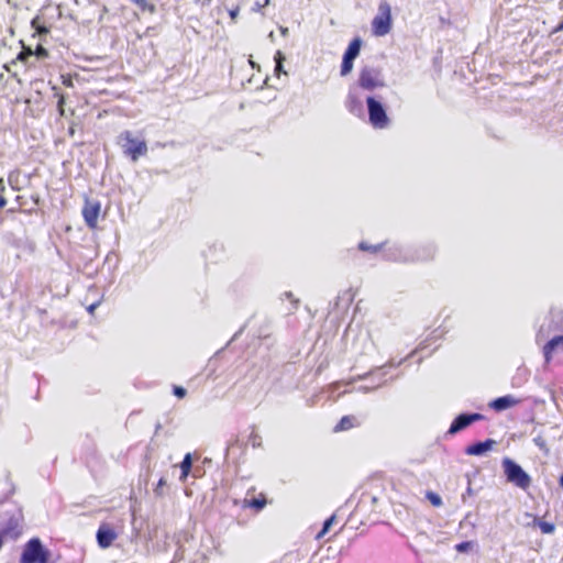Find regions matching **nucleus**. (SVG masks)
<instances>
[{
	"label": "nucleus",
	"instance_id": "obj_35",
	"mask_svg": "<svg viewBox=\"0 0 563 563\" xmlns=\"http://www.w3.org/2000/svg\"><path fill=\"white\" fill-rule=\"evenodd\" d=\"M36 32H37V35H41L42 33L47 32V30L44 26H38L37 25Z\"/></svg>",
	"mask_w": 563,
	"mask_h": 563
},
{
	"label": "nucleus",
	"instance_id": "obj_19",
	"mask_svg": "<svg viewBox=\"0 0 563 563\" xmlns=\"http://www.w3.org/2000/svg\"><path fill=\"white\" fill-rule=\"evenodd\" d=\"M533 526L539 527L543 534H551L555 531V526L553 523L539 520L538 518H534Z\"/></svg>",
	"mask_w": 563,
	"mask_h": 563
},
{
	"label": "nucleus",
	"instance_id": "obj_7",
	"mask_svg": "<svg viewBox=\"0 0 563 563\" xmlns=\"http://www.w3.org/2000/svg\"><path fill=\"white\" fill-rule=\"evenodd\" d=\"M483 419H484V416L482 413H478V412L459 415L452 421V423H451V426H450V428L448 430V433L449 434H455V433L464 430L465 428H467L472 423L481 421Z\"/></svg>",
	"mask_w": 563,
	"mask_h": 563
},
{
	"label": "nucleus",
	"instance_id": "obj_41",
	"mask_svg": "<svg viewBox=\"0 0 563 563\" xmlns=\"http://www.w3.org/2000/svg\"><path fill=\"white\" fill-rule=\"evenodd\" d=\"M560 485L563 487V474L560 477Z\"/></svg>",
	"mask_w": 563,
	"mask_h": 563
},
{
	"label": "nucleus",
	"instance_id": "obj_17",
	"mask_svg": "<svg viewBox=\"0 0 563 563\" xmlns=\"http://www.w3.org/2000/svg\"><path fill=\"white\" fill-rule=\"evenodd\" d=\"M361 46H362V40L360 37L353 38L350 42L346 51L344 52V55L355 59L360 54Z\"/></svg>",
	"mask_w": 563,
	"mask_h": 563
},
{
	"label": "nucleus",
	"instance_id": "obj_43",
	"mask_svg": "<svg viewBox=\"0 0 563 563\" xmlns=\"http://www.w3.org/2000/svg\"><path fill=\"white\" fill-rule=\"evenodd\" d=\"M268 2H269V0H265V1H264V5H267V4H268Z\"/></svg>",
	"mask_w": 563,
	"mask_h": 563
},
{
	"label": "nucleus",
	"instance_id": "obj_38",
	"mask_svg": "<svg viewBox=\"0 0 563 563\" xmlns=\"http://www.w3.org/2000/svg\"><path fill=\"white\" fill-rule=\"evenodd\" d=\"M255 492H256V487L252 486L251 488L247 489L246 495L250 496L251 494H254Z\"/></svg>",
	"mask_w": 563,
	"mask_h": 563
},
{
	"label": "nucleus",
	"instance_id": "obj_15",
	"mask_svg": "<svg viewBox=\"0 0 563 563\" xmlns=\"http://www.w3.org/2000/svg\"><path fill=\"white\" fill-rule=\"evenodd\" d=\"M20 563H35V538L30 539L25 544Z\"/></svg>",
	"mask_w": 563,
	"mask_h": 563
},
{
	"label": "nucleus",
	"instance_id": "obj_23",
	"mask_svg": "<svg viewBox=\"0 0 563 563\" xmlns=\"http://www.w3.org/2000/svg\"><path fill=\"white\" fill-rule=\"evenodd\" d=\"M249 443L253 448H260L262 446V437L256 431L255 427H252L251 433L249 435Z\"/></svg>",
	"mask_w": 563,
	"mask_h": 563
},
{
	"label": "nucleus",
	"instance_id": "obj_40",
	"mask_svg": "<svg viewBox=\"0 0 563 563\" xmlns=\"http://www.w3.org/2000/svg\"><path fill=\"white\" fill-rule=\"evenodd\" d=\"M31 26L35 27V18L31 20Z\"/></svg>",
	"mask_w": 563,
	"mask_h": 563
},
{
	"label": "nucleus",
	"instance_id": "obj_13",
	"mask_svg": "<svg viewBox=\"0 0 563 563\" xmlns=\"http://www.w3.org/2000/svg\"><path fill=\"white\" fill-rule=\"evenodd\" d=\"M518 404H519V399L515 398L511 395H506V396L498 397V398L494 399L489 404V407L496 411H503L508 408L515 407Z\"/></svg>",
	"mask_w": 563,
	"mask_h": 563
},
{
	"label": "nucleus",
	"instance_id": "obj_31",
	"mask_svg": "<svg viewBox=\"0 0 563 563\" xmlns=\"http://www.w3.org/2000/svg\"><path fill=\"white\" fill-rule=\"evenodd\" d=\"M64 103H65V98L63 95H60L58 98V111H59L60 115H64Z\"/></svg>",
	"mask_w": 563,
	"mask_h": 563
},
{
	"label": "nucleus",
	"instance_id": "obj_10",
	"mask_svg": "<svg viewBox=\"0 0 563 563\" xmlns=\"http://www.w3.org/2000/svg\"><path fill=\"white\" fill-rule=\"evenodd\" d=\"M545 364H550L553 357L563 353V335L552 338L542 349Z\"/></svg>",
	"mask_w": 563,
	"mask_h": 563
},
{
	"label": "nucleus",
	"instance_id": "obj_8",
	"mask_svg": "<svg viewBox=\"0 0 563 563\" xmlns=\"http://www.w3.org/2000/svg\"><path fill=\"white\" fill-rule=\"evenodd\" d=\"M98 545L101 549H108L118 538V532L107 522H102L96 533Z\"/></svg>",
	"mask_w": 563,
	"mask_h": 563
},
{
	"label": "nucleus",
	"instance_id": "obj_21",
	"mask_svg": "<svg viewBox=\"0 0 563 563\" xmlns=\"http://www.w3.org/2000/svg\"><path fill=\"white\" fill-rule=\"evenodd\" d=\"M336 520V517L335 515H332L330 516L323 523V527L321 529V531L316 536V539L317 540H320L322 539L330 530V528L332 527V525L335 522Z\"/></svg>",
	"mask_w": 563,
	"mask_h": 563
},
{
	"label": "nucleus",
	"instance_id": "obj_3",
	"mask_svg": "<svg viewBox=\"0 0 563 563\" xmlns=\"http://www.w3.org/2000/svg\"><path fill=\"white\" fill-rule=\"evenodd\" d=\"M357 84L362 89L369 91L384 87L385 81L380 68L364 66L360 70Z\"/></svg>",
	"mask_w": 563,
	"mask_h": 563
},
{
	"label": "nucleus",
	"instance_id": "obj_2",
	"mask_svg": "<svg viewBox=\"0 0 563 563\" xmlns=\"http://www.w3.org/2000/svg\"><path fill=\"white\" fill-rule=\"evenodd\" d=\"M503 467L508 482L523 490L530 487L531 477L522 470L520 465L510 459H505L503 461Z\"/></svg>",
	"mask_w": 563,
	"mask_h": 563
},
{
	"label": "nucleus",
	"instance_id": "obj_5",
	"mask_svg": "<svg viewBox=\"0 0 563 563\" xmlns=\"http://www.w3.org/2000/svg\"><path fill=\"white\" fill-rule=\"evenodd\" d=\"M366 103L368 110V120L373 128L386 129L389 125V118L383 104L374 97H367Z\"/></svg>",
	"mask_w": 563,
	"mask_h": 563
},
{
	"label": "nucleus",
	"instance_id": "obj_1",
	"mask_svg": "<svg viewBox=\"0 0 563 563\" xmlns=\"http://www.w3.org/2000/svg\"><path fill=\"white\" fill-rule=\"evenodd\" d=\"M118 144L122 147L124 155L136 162L147 153V144L144 140H137L132 132L123 131L118 137Z\"/></svg>",
	"mask_w": 563,
	"mask_h": 563
},
{
	"label": "nucleus",
	"instance_id": "obj_34",
	"mask_svg": "<svg viewBox=\"0 0 563 563\" xmlns=\"http://www.w3.org/2000/svg\"><path fill=\"white\" fill-rule=\"evenodd\" d=\"M533 441L541 449L545 446V443L541 438H536Z\"/></svg>",
	"mask_w": 563,
	"mask_h": 563
},
{
	"label": "nucleus",
	"instance_id": "obj_33",
	"mask_svg": "<svg viewBox=\"0 0 563 563\" xmlns=\"http://www.w3.org/2000/svg\"><path fill=\"white\" fill-rule=\"evenodd\" d=\"M166 485V481L164 477L159 478L158 483H157V486L155 488V493L156 494H161V489Z\"/></svg>",
	"mask_w": 563,
	"mask_h": 563
},
{
	"label": "nucleus",
	"instance_id": "obj_32",
	"mask_svg": "<svg viewBox=\"0 0 563 563\" xmlns=\"http://www.w3.org/2000/svg\"><path fill=\"white\" fill-rule=\"evenodd\" d=\"M47 55V51L41 45H37V59L46 57Z\"/></svg>",
	"mask_w": 563,
	"mask_h": 563
},
{
	"label": "nucleus",
	"instance_id": "obj_16",
	"mask_svg": "<svg viewBox=\"0 0 563 563\" xmlns=\"http://www.w3.org/2000/svg\"><path fill=\"white\" fill-rule=\"evenodd\" d=\"M191 466H192V459H191V454L190 453H187L183 461L180 462L179 464V468H180V477L179 479L181 482H185L191 471Z\"/></svg>",
	"mask_w": 563,
	"mask_h": 563
},
{
	"label": "nucleus",
	"instance_id": "obj_18",
	"mask_svg": "<svg viewBox=\"0 0 563 563\" xmlns=\"http://www.w3.org/2000/svg\"><path fill=\"white\" fill-rule=\"evenodd\" d=\"M53 554L37 540V563H54Z\"/></svg>",
	"mask_w": 563,
	"mask_h": 563
},
{
	"label": "nucleus",
	"instance_id": "obj_30",
	"mask_svg": "<svg viewBox=\"0 0 563 563\" xmlns=\"http://www.w3.org/2000/svg\"><path fill=\"white\" fill-rule=\"evenodd\" d=\"M239 12H240V5H235L234 8L229 10V15L233 22L236 20Z\"/></svg>",
	"mask_w": 563,
	"mask_h": 563
},
{
	"label": "nucleus",
	"instance_id": "obj_20",
	"mask_svg": "<svg viewBox=\"0 0 563 563\" xmlns=\"http://www.w3.org/2000/svg\"><path fill=\"white\" fill-rule=\"evenodd\" d=\"M353 62L354 59L346 56V55H343V59H342V64H341V70H340V75L341 76H347L352 69H353Z\"/></svg>",
	"mask_w": 563,
	"mask_h": 563
},
{
	"label": "nucleus",
	"instance_id": "obj_6",
	"mask_svg": "<svg viewBox=\"0 0 563 563\" xmlns=\"http://www.w3.org/2000/svg\"><path fill=\"white\" fill-rule=\"evenodd\" d=\"M101 213V202L96 199H90L89 197H85L84 206L81 209V216L86 225L90 230H96L98 228V219Z\"/></svg>",
	"mask_w": 563,
	"mask_h": 563
},
{
	"label": "nucleus",
	"instance_id": "obj_11",
	"mask_svg": "<svg viewBox=\"0 0 563 563\" xmlns=\"http://www.w3.org/2000/svg\"><path fill=\"white\" fill-rule=\"evenodd\" d=\"M496 444V441L493 439H487L484 442H476L473 443L465 449V453L467 455L478 456L487 451L492 450L493 446Z\"/></svg>",
	"mask_w": 563,
	"mask_h": 563
},
{
	"label": "nucleus",
	"instance_id": "obj_42",
	"mask_svg": "<svg viewBox=\"0 0 563 563\" xmlns=\"http://www.w3.org/2000/svg\"><path fill=\"white\" fill-rule=\"evenodd\" d=\"M24 101H25L26 103H30V99H29V98H25V99H24Z\"/></svg>",
	"mask_w": 563,
	"mask_h": 563
},
{
	"label": "nucleus",
	"instance_id": "obj_9",
	"mask_svg": "<svg viewBox=\"0 0 563 563\" xmlns=\"http://www.w3.org/2000/svg\"><path fill=\"white\" fill-rule=\"evenodd\" d=\"M435 255L437 246L434 244L427 243L419 245L413 250L411 261L418 263H428L433 261L435 258Z\"/></svg>",
	"mask_w": 563,
	"mask_h": 563
},
{
	"label": "nucleus",
	"instance_id": "obj_29",
	"mask_svg": "<svg viewBox=\"0 0 563 563\" xmlns=\"http://www.w3.org/2000/svg\"><path fill=\"white\" fill-rule=\"evenodd\" d=\"M173 393L178 398H184L187 394L186 389L181 386H174Z\"/></svg>",
	"mask_w": 563,
	"mask_h": 563
},
{
	"label": "nucleus",
	"instance_id": "obj_24",
	"mask_svg": "<svg viewBox=\"0 0 563 563\" xmlns=\"http://www.w3.org/2000/svg\"><path fill=\"white\" fill-rule=\"evenodd\" d=\"M33 55L31 48H23L16 56L14 60H12V65L16 66L18 63H23Z\"/></svg>",
	"mask_w": 563,
	"mask_h": 563
},
{
	"label": "nucleus",
	"instance_id": "obj_36",
	"mask_svg": "<svg viewBox=\"0 0 563 563\" xmlns=\"http://www.w3.org/2000/svg\"><path fill=\"white\" fill-rule=\"evenodd\" d=\"M97 306H98V303H92V305H90V306L88 307V311H89V313H91V314H92Z\"/></svg>",
	"mask_w": 563,
	"mask_h": 563
},
{
	"label": "nucleus",
	"instance_id": "obj_4",
	"mask_svg": "<svg viewBox=\"0 0 563 563\" xmlns=\"http://www.w3.org/2000/svg\"><path fill=\"white\" fill-rule=\"evenodd\" d=\"M391 29V9L388 2L383 1L378 5V14L372 21V31L376 36H384Z\"/></svg>",
	"mask_w": 563,
	"mask_h": 563
},
{
	"label": "nucleus",
	"instance_id": "obj_14",
	"mask_svg": "<svg viewBox=\"0 0 563 563\" xmlns=\"http://www.w3.org/2000/svg\"><path fill=\"white\" fill-rule=\"evenodd\" d=\"M360 426V422L355 416L347 415L343 416L340 421L334 426L333 432L339 433L343 431H349L353 428Z\"/></svg>",
	"mask_w": 563,
	"mask_h": 563
},
{
	"label": "nucleus",
	"instance_id": "obj_28",
	"mask_svg": "<svg viewBox=\"0 0 563 563\" xmlns=\"http://www.w3.org/2000/svg\"><path fill=\"white\" fill-rule=\"evenodd\" d=\"M284 59H285V57L283 56V54L280 52H277L275 55V62H276L275 71L276 73L282 71V63Z\"/></svg>",
	"mask_w": 563,
	"mask_h": 563
},
{
	"label": "nucleus",
	"instance_id": "obj_22",
	"mask_svg": "<svg viewBox=\"0 0 563 563\" xmlns=\"http://www.w3.org/2000/svg\"><path fill=\"white\" fill-rule=\"evenodd\" d=\"M385 243L372 245L366 242H361L358 249L364 252L378 253L383 250Z\"/></svg>",
	"mask_w": 563,
	"mask_h": 563
},
{
	"label": "nucleus",
	"instance_id": "obj_27",
	"mask_svg": "<svg viewBox=\"0 0 563 563\" xmlns=\"http://www.w3.org/2000/svg\"><path fill=\"white\" fill-rule=\"evenodd\" d=\"M471 548H472V542H470V541L461 542L455 545V550L461 553L468 551Z\"/></svg>",
	"mask_w": 563,
	"mask_h": 563
},
{
	"label": "nucleus",
	"instance_id": "obj_37",
	"mask_svg": "<svg viewBox=\"0 0 563 563\" xmlns=\"http://www.w3.org/2000/svg\"><path fill=\"white\" fill-rule=\"evenodd\" d=\"M5 205H7L5 198L0 196V208H3Z\"/></svg>",
	"mask_w": 563,
	"mask_h": 563
},
{
	"label": "nucleus",
	"instance_id": "obj_25",
	"mask_svg": "<svg viewBox=\"0 0 563 563\" xmlns=\"http://www.w3.org/2000/svg\"><path fill=\"white\" fill-rule=\"evenodd\" d=\"M135 3L142 11H148L153 13L155 11V5L150 3L147 0H131Z\"/></svg>",
	"mask_w": 563,
	"mask_h": 563
},
{
	"label": "nucleus",
	"instance_id": "obj_39",
	"mask_svg": "<svg viewBox=\"0 0 563 563\" xmlns=\"http://www.w3.org/2000/svg\"><path fill=\"white\" fill-rule=\"evenodd\" d=\"M349 101L350 102H356V98L354 96H349Z\"/></svg>",
	"mask_w": 563,
	"mask_h": 563
},
{
	"label": "nucleus",
	"instance_id": "obj_12",
	"mask_svg": "<svg viewBox=\"0 0 563 563\" xmlns=\"http://www.w3.org/2000/svg\"><path fill=\"white\" fill-rule=\"evenodd\" d=\"M267 505L266 495L264 493H260L256 497L253 498H244L242 500V508H250L254 511L258 512L262 511Z\"/></svg>",
	"mask_w": 563,
	"mask_h": 563
},
{
	"label": "nucleus",
	"instance_id": "obj_26",
	"mask_svg": "<svg viewBox=\"0 0 563 563\" xmlns=\"http://www.w3.org/2000/svg\"><path fill=\"white\" fill-rule=\"evenodd\" d=\"M427 498L430 500V503L434 506V507H439L442 505V499L441 497L433 493V492H428L427 493Z\"/></svg>",
	"mask_w": 563,
	"mask_h": 563
}]
</instances>
